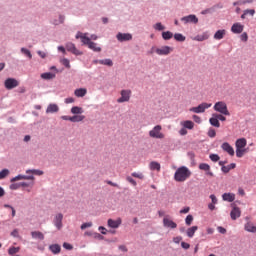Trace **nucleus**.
<instances>
[{
  "label": "nucleus",
  "mask_w": 256,
  "mask_h": 256,
  "mask_svg": "<svg viewBox=\"0 0 256 256\" xmlns=\"http://www.w3.org/2000/svg\"><path fill=\"white\" fill-rule=\"evenodd\" d=\"M244 229L248 231V233H256V226L251 222L246 223Z\"/></svg>",
  "instance_id": "nucleus-25"
},
{
  "label": "nucleus",
  "mask_w": 256,
  "mask_h": 256,
  "mask_svg": "<svg viewBox=\"0 0 256 256\" xmlns=\"http://www.w3.org/2000/svg\"><path fill=\"white\" fill-rule=\"evenodd\" d=\"M76 97H85L87 95V88H78L74 91Z\"/></svg>",
  "instance_id": "nucleus-24"
},
{
  "label": "nucleus",
  "mask_w": 256,
  "mask_h": 256,
  "mask_svg": "<svg viewBox=\"0 0 256 256\" xmlns=\"http://www.w3.org/2000/svg\"><path fill=\"white\" fill-rule=\"evenodd\" d=\"M185 223L186 225H191V223H193V215H188L185 219Z\"/></svg>",
  "instance_id": "nucleus-50"
},
{
  "label": "nucleus",
  "mask_w": 256,
  "mask_h": 256,
  "mask_svg": "<svg viewBox=\"0 0 256 256\" xmlns=\"http://www.w3.org/2000/svg\"><path fill=\"white\" fill-rule=\"evenodd\" d=\"M64 21H65V16L60 15L58 20L53 21V24L54 25H61V23H64Z\"/></svg>",
  "instance_id": "nucleus-45"
},
{
  "label": "nucleus",
  "mask_w": 256,
  "mask_h": 256,
  "mask_svg": "<svg viewBox=\"0 0 256 256\" xmlns=\"http://www.w3.org/2000/svg\"><path fill=\"white\" fill-rule=\"evenodd\" d=\"M214 111L217 113H220L221 115L229 116L231 113L229 112V109L227 108V103L224 101H219L214 104L213 107Z\"/></svg>",
  "instance_id": "nucleus-3"
},
{
  "label": "nucleus",
  "mask_w": 256,
  "mask_h": 256,
  "mask_svg": "<svg viewBox=\"0 0 256 256\" xmlns=\"http://www.w3.org/2000/svg\"><path fill=\"white\" fill-rule=\"evenodd\" d=\"M232 207L233 209L230 212V217L232 221H236V219H239V217H241V209L233 204Z\"/></svg>",
  "instance_id": "nucleus-10"
},
{
  "label": "nucleus",
  "mask_w": 256,
  "mask_h": 256,
  "mask_svg": "<svg viewBox=\"0 0 256 256\" xmlns=\"http://www.w3.org/2000/svg\"><path fill=\"white\" fill-rule=\"evenodd\" d=\"M126 180L128 181V183H131L133 187H137V181H135V179H133L131 176L126 177Z\"/></svg>",
  "instance_id": "nucleus-48"
},
{
  "label": "nucleus",
  "mask_w": 256,
  "mask_h": 256,
  "mask_svg": "<svg viewBox=\"0 0 256 256\" xmlns=\"http://www.w3.org/2000/svg\"><path fill=\"white\" fill-rule=\"evenodd\" d=\"M163 225L168 229H177V223L167 217L163 219Z\"/></svg>",
  "instance_id": "nucleus-15"
},
{
  "label": "nucleus",
  "mask_w": 256,
  "mask_h": 256,
  "mask_svg": "<svg viewBox=\"0 0 256 256\" xmlns=\"http://www.w3.org/2000/svg\"><path fill=\"white\" fill-rule=\"evenodd\" d=\"M9 169H3L0 171V180L5 179L6 177H9Z\"/></svg>",
  "instance_id": "nucleus-38"
},
{
  "label": "nucleus",
  "mask_w": 256,
  "mask_h": 256,
  "mask_svg": "<svg viewBox=\"0 0 256 256\" xmlns=\"http://www.w3.org/2000/svg\"><path fill=\"white\" fill-rule=\"evenodd\" d=\"M94 63H99V65H106L107 67H113V60L109 58L104 60H95Z\"/></svg>",
  "instance_id": "nucleus-21"
},
{
  "label": "nucleus",
  "mask_w": 256,
  "mask_h": 256,
  "mask_svg": "<svg viewBox=\"0 0 256 256\" xmlns=\"http://www.w3.org/2000/svg\"><path fill=\"white\" fill-rule=\"evenodd\" d=\"M245 153H247V149L236 148V157H238L239 159H241V157H243V155H245Z\"/></svg>",
  "instance_id": "nucleus-36"
},
{
  "label": "nucleus",
  "mask_w": 256,
  "mask_h": 256,
  "mask_svg": "<svg viewBox=\"0 0 256 256\" xmlns=\"http://www.w3.org/2000/svg\"><path fill=\"white\" fill-rule=\"evenodd\" d=\"M132 177H135L136 179H145V176L141 172H133Z\"/></svg>",
  "instance_id": "nucleus-44"
},
{
  "label": "nucleus",
  "mask_w": 256,
  "mask_h": 256,
  "mask_svg": "<svg viewBox=\"0 0 256 256\" xmlns=\"http://www.w3.org/2000/svg\"><path fill=\"white\" fill-rule=\"evenodd\" d=\"M161 131H163V127H161V125H156L149 131V137L152 139H165V134Z\"/></svg>",
  "instance_id": "nucleus-4"
},
{
  "label": "nucleus",
  "mask_w": 256,
  "mask_h": 256,
  "mask_svg": "<svg viewBox=\"0 0 256 256\" xmlns=\"http://www.w3.org/2000/svg\"><path fill=\"white\" fill-rule=\"evenodd\" d=\"M89 227H93V223L92 222H86V223H83L81 225L82 231L85 230V229H88Z\"/></svg>",
  "instance_id": "nucleus-49"
},
{
  "label": "nucleus",
  "mask_w": 256,
  "mask_h": 256,
  "mask_svg": "<svg viewBox=\"0 0 256 256\" xmlns=\"http://www.w3.org/2000/svg\"><path fill=\"white\" fill-rule=\"evenodd\" d=\"M19 251H21V248H19V247H10L8 249V253L10 255H16V253H19Z\"/></svg>",
  "instance_id": "nucleus-39"
},
{
  "label": "nucleus",
  "mask_w": 256,
  "mask_h": 256,
  "mask_svg": "<svg viewBox=\"0 0 256 256\" xmlns=\"http://www.w3.org/2000/svg\"><path fill=\"white\" fill-rule=\"evenodd\" d=\"M181 21L185 24L193 23L194 25H197V23H199V18H197V16L194 14H190L188 16L182 17Z\"/></svg>",
  "instance_id": "nucleus-9"
},
{
  "label": "nucleus",
  "mask_w": 256,
  "mask_h": 256,
  "mask_svg": "<svg viewBox=\"0 0 256 256\" xmlns=\"http://www.w3.org/2000/svg\"><path fill=\"white\" fill-rule=\"evenodd\" d=\"M181 241H183V237H181V236H177V237L173 238V242L176 244L181 243Z\"/></svg>",
  "instance_id": "nucleus-56"
},
{
  "label": "nucleus",
  "mask_w": 256,
  "mask_h": 256,
  "mask_svg": "<svg viewBox=\"0 0 256 256\" xmlns=\"http://www.w3.org/2000/svg\"><path fill=\"white\" fill-rule=\"evenodd\" d=\"M31 235L33 239H40V241H43V239H45V235L42 234V232L40 231H32Z\"/></svg>",
  "instance_id": "nucleus-27"
},
{
  "label": "nucleus",
  "mask_w": 256,
  "mask_h": 256,
  "mask_svg": "<svg viewBox=\"0 0 256 256\" xmlns=\"http://www.w3.org/2000/svg\"><path fill=\"white\" fill-rule=\"evenodd\" d=\"M244 15H251V17H253V15H255V9L244 10Z\"/></svg>",
  "instance_id": "nucleus-51"
},
{
  "label": "nucleus",
  "mask_w": 256,
  "mask_h": 256,
  "mask_svg": "<svg viewBox=\"0 0 256 256\" xmlns=\"http://www.w3.org/2000/svg\"><path fill=\"white\" fill-rule=\"evenodd\" d=\"M223 201H228V203H233L235 201V194L233 193H224L222 195Z\"/></svg>",
  "instance_id": "nucleus-20"
},
{
  "label": "nucleus",
  "mask_w": 256,
  "mask_h": 256,
  "mask_svg": "<svg viewBox=\"0 0 256 256\" xmlns=\"http://www.w3.org/2000/svg\"><path fill=\"white\" fill-rule=\"evenodd\" d=\"M65 103H66V104L75 103V98H73V97L66 98V99H65Z\"/></svg>",
  "instance_id": "nucleus-62"
},
{
  "label": "nucleus",
  "mask_w": 256,
  "mask_h": 256,
  "mask_svg": "<svg viewBox=\"0 0 256 256\" xmlns=\"http://www.w3.org/2000/svg\"><path fill=\"white\" fill-rule=\"evenodd\" d=\"M63 247H64V249H67L68 251H71L73 249V245H71L67 242L63 243Z\"/></svg>",
  "instance_id": "nucleus-54"
},
{
  "label": "nucleus",
  "mask_w": 256,
  "mask_h": 256,
  "mask_svg": "<svg viewBox=\"0 0 256 256\" xmlns=\"http://www.w3.org/2000/svg\"><path fill=\"white\" fill-rule=\"evenodd\" d=\"M217 135V132L215 131V129H210L208 131V136H210L211 138L215 137Z\"/></svg>",
  "instance_id": "nucleus-55"
},
{
  "label": "nucleus",
  "mask_w": 256,
  "mask_h": 256,
  "mask_svg": "<svg viewBox=\"0 0 256 256\" xmlns=\"http://www.w3.org/2000/svg\"><path fill=\"white\" fill-rule=\"evenodd\" d=\"M58 111L59 106L57 104H50L46 109V113H57Z\"/></svg>",
  "instance_id": "nucleus-29"
},
{
  "label": "nucleus",
  "mask_w": 256,
  "mask_h": 256,
  "mask_svg": "<svg viewBox=\"0 0 256 256\" xmlns=\"http://www.w3.org/2000/svg\"><path fill=\"white\" fill-rule=\"evenodd\" d=\"M181 247L183 249H189L191 247V245L187 242H181Z\"/></svg>",
  "instance_id": "nucleus-61"
},
{
  "label": "nucleus",
  "mask_w": 256,
  "mask_h": 256,
  "mask_svg": "<svg viewBox=\"0 0 256 256\" xmlns=\"http://www.w3.org/2000/svg\"><path fill=\"white\" fill-rule=\"evenodd\" d=\"M26 173H32L33 175H39V176L43 175V171L35 170V169L34 170H27Z\"/></svg>",
  "instance_id": "nucleus-46"
},
{
  "label": "nucleus",
  "mask_w": 256,
  "mask_h": 256,
  "mask_svg": "<svg viewBox=\"0 0 256 256\" xmlns=\"http://www.w3.org/2000/svg\"><path fill=\"white\" fill-rule=\"evenodd\" d=\"M199 169L201 171H206L207 172V171H211V166L207 163H201V164H199Z\"/></svg>",
  "instance_id": "nucleus-37"
},
{
  "label": "nucleus",
  "mask_w": 256,
  "mask_h": 256,
  "mask_svg": "<svg viewBox=\"0 0 256 256\" xmlns=\"http://www.w3.org/2000/svg\"><path fill=\"white\" fill-rule=\"evenodd\" d=\"M107 223L110 229H119V227H121V223H123V220H121V218H118L117 220L108 219Z\"/></svg>",
  "instance_id": "nucleus-11"
},
{
  "label": "nucleus",
  "mask_w": 256,
  "mask_h": 256,
  "mask_svg": "<svg viewBox=\"0 0 256 256\" xmlns=\"http://www.w3.org/2000/svg\"><path fill=\"white\" fill-rule=\"evenodd\" d=\"M49 250L54 255H59V253H61V246L59 244H52V245L49 246Z\"/></svg>",
  "instance_id": "nucleus-22"
},
{
  "label": "nucleus",
  "mask_w": 256,
  "mask_h": 256,
  "mask_svg": "<svg viewBox=\"0 0 256 256\" xmlns=\"http://www.w3.org/2000/svg\"><path fill=\"white\" fill-rule=\"evenodd\" d=\"M150 169H151V171H161V164L153 161L150 163Z\"/></svg>",
  "instance_id": "nucleus-33"
},
{
  "label": "nucleus",
  "mask_w": 256,
  "mask_h": 256,
  "mask_svg": "<svg viewBox=\"0 0 256 256\" xmlns=\"http://www.w3.org/2000/svg\"><path fill=\"white\" fill-rule=\"evenodd\" d=\"M54 225L58 230H61L63 227V214L59 213L54 218Z\"/></svg>",
  "instance_id": "nucleus-14"
},
{
  "label": "nucleus",
  "mask_w": 256,
  "mask_h": 256,
  "mask_svg": "<svg viewBox=\"0 0 256 256\" xmlns=\"http://www.w3.org/2000/svg\"><path fill=\"white\" fill-rule=\"evenodd\" d=\"M60 63H62L64 65V67H66L67 69H71V63L69 62V59L67 58H63Z\"/></svg>",
  "instance_id": "nucleus-42"
},
{
  "label": "nucleus",
  "mask_w": 256,
  "mask_h": 256,
  "mask_svg": "<svg viewBox=\"0 0 256 256\" xmlns=\"http://www.w3.org/2000/svg\"><path fill=\"white\" fill-rule=\"evenodd\" d=\"M181 125L183 126L184 129H193V127H195V123H193V121L191 120H186L184 122L181 123Z\"/></svg>",
  "instance_id": "nucleus-30"
},
{
  "label": "nucleus",
  "mask_w": 256,
  "mask_h": 256,
  "mask_svg": "<svg viewBox=\"0 0 256 256\" xmlns=\"http://www.w3.org/2000/svg\"><path fill=\"white\" fill-rule=\"evenodd\" d=\"M21 53H23V55H26V57L33 59V55L31 54V51H29L27 48H21Z\"/></svg>",
  "instance_id": "nucleus-41"
},
{
  "label": "nucleus",
  "mask_w": 256,
  "mask_h": 256,
  "mask_svg": "<svg viewBox=\"0 0 256 256\" xmlns=\"http://www.w3.org/2000/svg\"><path fill=\"white\" fill-rule=\"evenodd\" d=\"M236 149H245L247 147V139L245 138H239L235 142Z\"/></svg>",
  "instance_id": "nucleus-19"
},
{
  "label": "nucleus",
  "mask_w": 256,
  "mask_h": 256,
  "mask_svg": "<svg viewBox=\"0 0 256 256\" xmlns=\"http://www.w3.org/2000/svg\"><path fill=\"white\" fill-rule=\"evenodd\" d=\"M4 87L11 91V89H15V87H19V81L15 78H8L4 82Z\"/></svg>",
  "instance_id": "nucleus-6"
},
{
  "label": "nucleus",
  "mask_w": 256,
  "mask_h": 256,
  "mask_svg": "<svg viewBox=\"0 0 256 256\" xmlns=\"http://www.w3.org/2000/svg\"><path fill=\"white\" fill-rule=\"evenodd\" d=\"M217 231H219L222 235H225V233H227V229L223 228L222 226H218Z\"/></svg>",
  "instance_id": "nucleus-57"
},
{
  "label": "nucleus",
  "mask_w": 256,
  "mask_h": 256,
  "mask_svg": "<svg viewBox=\"0 0 256 256\" xmlns=\"http://www.w3.org/2000/svg\"><path fill=\"white\" fill-rule=\"evenodd\" d=\"M191 177V170L187 168V166L179 167L175 174H174V181H177V183H184V181H187Z\"/></svg>",
  "instance_id": "nucleus-2"
},
{
  "label": "nucleus",
  "mask_w": 256,
  "mask_h": 256,
  "mask_svg": "<svg viewBox=\"0 0 256 256\" xmlns=\"http://www.w3.org/2000/svg\"><path fill=\"white\" fill-rule=\"evenodd\" d=\"M221 171L223 173H229V171H231V170H230L229 166H222Z\"/></svg>",
  "instance_id": "nucleus-63"
},
{
  "label": "nucleus",
  "mask_w": 256,
  "mask_h": 256,
  "mask_svg": "<svg viewBox=\"0 0 256 256\" xmlns=\"http://www.w3.org/2000/svg\"><path fill=\"white\" fill-rule=\"evenodd\" d=\"M216 117H218V121H227V118L223 114L216 113Z\"/></svg>",
  "instance_id": "nucleus-58"
},
{
  "label": "nucleus",
  "mask_w": 256,
  "mask_h": 256,
  "mask_svg": "<svg viewBox=\"0 0 256 256\" xmlns=\"http://www.w3.org/2000/svg\"><path fill=\"white\" fill-rule=\"evenodd\" d=\"M41 79H44L45 81H51V79H55V74L51 72L42 73L40 75Z\"/></svg>",
  "instance_id": "nucleus-26"
},
{
  "label": "nucleus",
  "mask_w": 256,
  "mask_h": 256,
  "mask_svg": "<svg viewBox=\"0 0 256 256\" xmlns=\"http://www.w3.org/2000/svg\"><path fill=\"white\" fill-rule=\"evenodd\" d=\"M66 49L70 53H73V55H83V52L79 51V49H77L73 43L66 44Z\"/></svg>",
  "instance_id": "nucleus-13"
},
{
  "label": "nucleus",
  "mask_w": 256,
  "mask_h": 256,
  "mask_svg": "<svg viewBox=\"0 0 256 256\" xmlns=\"http://www.w3.org/2000/svg\"><path fill=\"white\" fill-rule=\"evenodd\" d=\"M225 30H218L216 31V33L214 34V39H216L217 41H221V39H223V37H225Z\"/></svg>",
  "instance_id": "nucleus-31"
},
{
  "label": "nucleus",
  "mask_w": 256,
  "mask_h": 256,
  "mask_svg": "<svg viewBox=\"0 0 256 256\" xmlns=\"http://www.w3.org/2000/svg\"><path fill=\"white\" fill-rule=\"evenodd\" d=\"M174 39L176 40V41H180V42H183V41H185V36H183V34H181V33H176V34H174Z\"/></svg>",
  "instance_id": "nucleus-40"
},
{
  "label": "nucleus",
  "mask_w": 256,
  "mask_h": 256,
  "mask_svg": "<svg viewBox=\"0 0 256 256\" xmlns=\"http://www.w3.org/2000/svg\"><path fill=\"white\" fill-rule=\"evenodd\" d=\"M209 39V33L204 32L203 34H199L193 38V41H207Z\"/></svg>",
  "instance_id": "nucleus-23"
},
{
  "label": "nucleus",
  "mask_w": 256,
  "mask_h": 256,
  "mask_svg": "<svg viewBox=\"0 0 256 256\" xmlns=\"http://www.w3.org/2000/svg\"><path fill=\"white\" fill-rule=\"evenodd\" d=\"M162 39H164V41H169V39H173V33L171 31L162 32Z\"/></svg>",
  "instance_id": "nucleus-34"
},
{
  "label": "nucleus",
  "mask_w": 256,
  "mask_h": 256,
  "mask_svg": "<svg viewBox=\"0 0 256 256\" xmlns=\"http://www.w3.org/2000/svg\"><path fill=\"white\" fill-rule=\"evenodd\" d=\"M121 97L117 99V103H127L131 99V90H122Z\"/></svg>",
  "instance_id": "nucleus-7"
},
{
  "label": "nucleus",
  "mask_w": 256,
  "mask_h": 256,
  "mask_svg": "<svg viewBox=\"0 0 256 256\" xmlns=\"http://www.w3.org/2000/svg\"><path fill=\"white\" fill-rule=\"evenodd\" d=\"M116 38L118 39V41H120V43H123L124 41H131V39H133V35H131L129 33H121V32H119L116 35Z\"/></svg>",
  "instance_id": "nucleus-12"
},
{
  "label": "nucleus",
  "mask_w": 256,
  "mask_h": 256,
  "mask_svg": "<svg viewBox=\"0 0 256 256\" xmlns=\"http://www.w3.org/2000/svg\"><path fill=\"white\" fill-rule=\"evenodd\" d=\"M15 181H23V175H18L11 179V183H15Z\"/></svg>",
  "instance_id": "nucleus-52"
},
{
  "label": "nucleus",
  "mask_w": 256,
  "mask_h": 256,
  "mask_svg": "<svg viewBox=\"0 0 256 256\" xmlns=\"http://www.w3.org/2000/svg\"><path fill=\"white\" fill-rule=\"evenodd\" d=\"M12 237H19V230L15 229L11 232Z\"/></svg>",
  "instance_id": "nucleus-64"
},
{
  "label": "nucleus",
  "mask_w": 256,
  "mask_h": 256,
  "mask_svg": "<svg viewBox=\"0 0 256 256\" xmlns=\"http://www.w3.org/2000/svg\"><path fill=\"white\" fill-rule=\"evenodd\" d=\"M210 159L211 161H213L214 163H217V161H219L221 158L219 157V155L217 154H210Z\"/></svg>",
  "instance_id": "nucleus-47"
},
{
  "label": "nucleus",
  "mask_w": 256,
  "mask_h": 256,
  "mask_svg": "<svg viewBox=\"0 0 256 256\" xmlns=\"http://www.w3.org/2000/svg\"><path fill=\"white\" fill-rule=\"evenodd\" d=\"M211 105L212 104L204 102V103L199 104L197 107L190 108V111L192 113H205V110L209 109V107H211Z\"/></svg>",
  "instance_id": "nucleus-5"
},
{
  "label": "nucleus",
  "mask_w": 256,
  "mask_h": 256,
  "mask_svg": "<svg viewBox=\"0 0 256 256\" xmlns=\"http://www.w3.org/2000/svg\"><path fill=\"white\" fill-rule=\"evenodd\" d=\"M157 55H170L173 53V48L171 46H162L155 49Z\"/></svg>",
  "instance_id": "nucleus-8"
},
{
  "label": "nucleus",
  "mask_w": 256,
  "mask_h": 256,
  "mask_svg": "<svg viewBox=\"0 0 256 256\" xmlns=\"http://www.w3.org/2000/svg\"><path fill=\"white\" fill-rule=\"evenodd\" d=\"M210 125L212 127H221V123L219 122V118L217 117V113L212 114V117L209 119Z\"/></svg>",
  "instance_id": "nucleus-18"
},
{
  "label": "nucleus",
  "mask_w": 256,
  "mask_h": 256,
  "mask_svg": "<svg viewBox=\"0 0 256 256\" xmlns=\"http://www.w3.org/2000/svg\"><path fill=\"white\" fill-rule=\"evenodd\" d=\"M210 199L213 205H217V197L214 194L210 195Z\"/></svg>",
  "instance_id": "nucleus-59"
},
{
  "label": "nucleus",
  "mask_w": 256,
  "mask_h": 256,
  "mask_svg": "<svg viewBox=\"0 0 256 256\" xmlns=\"http://www.w3.org/2000/svg\"><path fill=\"white\" fill-rule=\"evenodd\" d=\"M85 119L84 115H74L72 116L71 123H81Z\"/></svg>",
  "instance_id": "nucleus-32"
},
{
  "label": "nucleus",
  "mask_w": 256,
  "mask_h": 256,
  "mask_svg": "<svg viewBox=\"0 0 256 256\" xmlns=\"http://www.w3.org/2000/svg\"><path fill=\"white\" fill-rule=\"evenodd\" d=\"M240 39H241V41L247 42V40L249 39L247 32L242 33L240 36Z\"/></svg>",
  "instance_id": "nucleus-53"
},
{
  "label": "nucleus",
  "mask_w": 256,
  "mask_h": 256,
  "mask_svg": "<svg viewBox=\"0 0 256 256\" xmlns=\"http://www.w3.org/2000/svg\"><path fill=\"white\" fill-rule=\"evenodd\" d=\"M154 29H156V31H165V26H163L161 22H158L154 25Z\"/></svg>",
  "instance_id": "nucleus-43"
},
{
  "label": "nucleus",
  "mask_w": 256,
  "mask_h": 256,
  "mask_svg": "<svg viewBox=\"0 0 256 256\" xmlns=\"http://www.w3.org/2000/svg\"><path fill=\"white\" fill-rule=\"evenodd\" d=\"M192 119L193 121H195V123H201V117H199L198 115H193Z\"/></svg>",
  "instance_id": "nucleus-60"
},
{
  "label": "nucleus",
  "mask_w": 256,
  "mask_h": 256,
  "mask_svg": "<svg viewBox=\"0 0 256 256\" xmlns=\"http://www.w3.org/2000/svg\"><path fill=\"white\" fill-rule=\"evenodd\" d=\"M71 113L73 115H81V113H83V108H81L79 106H74L71 108Z\"/></svg>",
  "instance_id": "nucleus-35"
},
{
  "label": "nucleus",
  "mask_w": 256,
  "mask_h": 256,
  "mask_svg": "<svg viewBox=\"0 0 256 256\" xmlns=\"http://www.w3.org/2000/svg\"><path fill=\"white\" fill-rule=\"evenodd\" d=\"M197 229H199V227H197V226H192V227L188 228L186 231L187 237H189L190 239L193 238V236L197 232Z\"/></svg>",
  "instance_id": "nucleus-28"
},
{
  "label": "nucleus",
  "mask_w": 256,
  "mask_h": 256,
  "mask_svg": "<svg viewBox=\"0 0 256 256\" xmlns=\"http://www.w3.org/2000/svg\"><path fill=\"white\" fill-rule=\"evenodd\" d=\"M221 149H223L226 153H228V155H230L231 157H233V155H235V149H233L228 142H224L221 145Z\"/></svg>",
  "instance_id": "nucleus-16"
},
{
  "label": "nucleus",
  "mask_w": 256,
  "mask_h": 256,
  "mask_svg": "<svg viewBox=\"0 0 256 256\" xmlns=\"http://www.w3.org/2000/svg\"><path fill=\"white\" fill-rule=\"evenodd\" d=\"M76 39H81V43L87 45L88 49H91L96 53H101V47L97 46V43L92 42L91 38L87 36V33L77 32Z\"/></svg>",
  "instance_id": "nucleus-1"
},
{
  "label": "nucleus",
  "mask_w": 256,
  "mask_h": 256,
  "mask_svg": "<svg viewBox=\"0 0 256 256\" xmlns=\"http://www.w3.org/2000/svg\"><path fill=\"white\" fill-rule=\"evenodd\" d=\"M243 29H245V26H243L241 23H234L231 27L232 33L235 34L243 33Z\"/></svg>",
  "instance_id": "nucleus-17"
}]
</instances>
